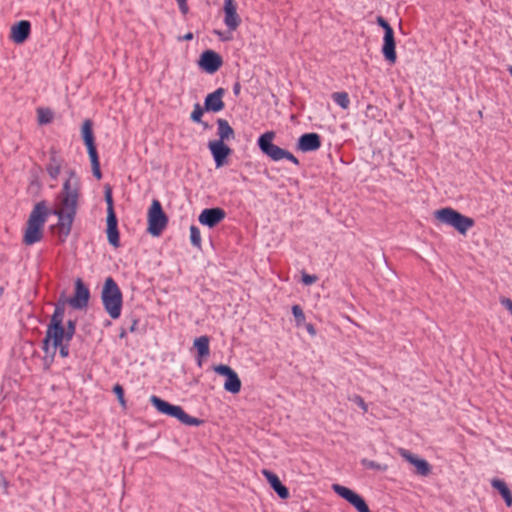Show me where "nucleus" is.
Here are the masks:
<instances>
[{
    "label": "nucleus",
    "instance_id": "nucleus-34",
    "mask_svg": "<svg viewBox=\"0 0 512 512\" xmlns=\"http://www.w3.org/2000/svg\"><path fill=\"white\" fill-rule=\"evenodd\" d=\"M202 115H203V109L199 103H196L194 105L193 111L191 113V120L196 123H202V121H201Z\"/></svg>",
    "mask_w": 512,
    "mask_h": 512
},
{
    "label": "nucleus",
    "instance_id": "nucleus-38",
    "mask_svg": "<svg viewBox=\"0 0 512 512\" xmlns=\"http://www.w3.org/2000/svg\"><path fill=\"white\" fill-rule=\"evenodd\" d=\"M301 279L303 284L311 285L317 281V276L303 273Z\"/></svg>",
    "mask_w": 512,
    "mask_h": 512
},
{
    "label": "nucleus",
    "instance_id": "nucleus-42",
    "mask_svg": "<svg viewBox=\"0 0 512 512\" xmlns=\"http://www.w3.org/2000/svg\"><path fill=\"white\" fill-rule=\"evenodd\" d=\"M215 34L218 35V37L223 40V41H228L231 39V36H227L225 35L224 33L220 32V31H215Z\"/></svg>",
    "mask_w": 512,
    "mask_h": 512
},
{
    "label": "nucleus",
    "instance_id": "nucleus-19",
    "mask_svg": "<svg viewBox=\"0 0 512 512\" xmlns=\"http://www.w3.org/2000/svg\"><path fill=\"white\" fill-rule=\"evenodd\" d=\"M321 146V139L317 133H306L301 135L296 143V148L301 152L316 151Z\"/></svg>",
    "mask_w": 512,
    "mask_h": 512
},
{
    "label": "nucleus",
    "instance_id": "nucleus-7",
    "mask_svg": "<svg viewBox=\"0 0 512 512\" xmlns=\"http://www.w3.org/2000/svg\"><path fill=\"white\" fill-rule=\"evenodd\" d=\"M150 402L159 413L176 418L184 425L199 426L202 424V420L188 415L179 405L170 404L155 395L150 397Z\"/></svg>",
    "mask_w": 512,
    "mask_h": 512
},
{
    "label": "nucleus",
    "instance_id": "nucleus-2",
    "mask_svg": "<svg viewBox=\"0 0 512 512\" xmlns=\"http://www.w3.org/2000/svg\"><path fill=\"white\" fill-rule=\"evenodd\" d=\"M63 318L64 303H61L56 305L51 317V322L43 340V349L46 354L54 356L57 348H59L60 355L65 358L69 354L68 345L71 338L67 337V332L63 327Z\"/></svg>",
    "mask_w": 512,
    "mask_h": 512
},
{
    "label": "nucleus",
    "instance_id": "nucleus-22",
    "mask_svg": "<svg viewBox=\"0 0 512 512\" xmlns=\"http://www.w3.org/2000/svg\"><path fill=\"white\" fill-rule=\"evenodd\" d=\"M262 474L281 499H287L289 497V491L287 487L281 483L279 477L276 474L267 469H263Z\"/></svg>",
    "mask_w": 512,
    "mask_h": 512
},
{
    "label": "nucleus",
    "instance_id": "nucleus-27",
    "mask_svg": "<svg viewBox=\"0 0 512 512\" xmlns=\"http://www.w3.org/2000/svg\"><path fill=\"white\" fill-rule=\"evenodd\" d=\"M218 136L219 139L217 141L224 142L225 140H229L234 138V131L232 127L229 125L228 121L225 119H218Z\"/></svg>",
    "mask_w": 512,
    "mask_h": 512
},
{
    "label": "nucleus",
    "instance_id": "nucleus-25",
    "mask_svg": "<svg viewBox=\"0 0 512 512\" xmlns=\"http://www.w3.org/2000/svg\"><path fill=\"white\" fill-rule=\"evenodd\" d=\"M107 239L115 248L119 247V232L117 228L116 214L107 215Z\"/></svg>",
    "mask_w": 512,
    "mask_h": 512
},
{
    "label": "nucleus",
    "instance_id": "nucleus-47",
    "mask_svg": "<svg viewBox=\"0 0 512 512\" xmlns=\"http://www.w3.org/2000/svg\"><path fill=\"white\" fill-rule=\"evenodd\" d=\"M511 343H512V336H511Z\"/></svg>",
    "mask_w": 512,
    "mask_h": 512
},
{
    "label": "nucleus",
    "instance_id": "nucleus-39",
    "mask_svg": "<svg viewBox=\"0 0 512 512\" xmlns=\"http://www.w3.org/2000/svg\"><path fill=\"white\" fill-rule=\"evenodd\" d=\"M177 3L182 14L186 15L189 11L187 0H177Z\"/></svg>",
    "mask_w": 512,
    "mask_h": 512
},
{
    "label": "nucleus",
    "instance_id": "nucleus-35",
    "mask_svg": "<svg viewBox=\"0 0 512 512\" xmlns=\"http://www.w3.org/2000/svg\"><path fill=\"white\" fill-rule=\"evenodd\" d=\"M113 392L115 393V395L117 396V399L119 401V404L125 408L126 407V401H125V398H124V390L122 388L121 385L119 384H116L114 387H113Z\"/></svg>",
    "mask_w": 512,
    "mask_h": 512
},
{
    "label": "nucleus",
    "instance_id": "nucleus-32",
    "mask_svg": "<svg viewBox=\"0 0 512 512\" xmlns=\"http://www.w3.org/2000/svg\"><path fill=\"white\" fill-rule=\"evenodd\" d=\"M291 310L297 325H302L305 322V315L301 307L299 305H293Z\"/></svg>",
    "mask_w": 512,
    "mask_h": 512
},
{
    "label": "nucleus",
    "instance_id": "nucleus-43",
    "mask_svg": "<svg viewBox=\"0 0 512 512\" xmlns=\"http://www.w3.org/2000/svg\"><path fill=\"white\" fill-rule=\"evenodd\" d=\"M306 329H307V332L311 335V336H315L316 335V330L314 328V326L312 324H307L306 325Z\"/></svg>",
    "mask_w": 512,
    "mask_h": 512
},
{
    "label": "nucleus",
    "instance_id": "nucleus-29",
    "mask_svg": "<svg viewBox=\"0 0 512 512\" xmlns=\"http://www.w3.org/2000/svg\"><path fill=\"white\" fill-rule=\"evenodd\" d=\"M37 113L39 124H48L53 119V113L51 112V110L47 108H39L37 110Z\"/></svg>",
    "mask_w": 512,
    "mask_h": 512
},
{
    "label": "nucleus",
    "instance_id": "nucleus-6",
    "mask_svg": "<svg viewBox=\"0 0 512 512\" xmlns=\"http://www.w3.org/2000/svg\"><path fill=\"white\" fill-rule=\"evenodd\" d=\"M275 133L268 131L258 138V146L263 154L273 161L286 159L294 165H299V160L288 150L282 149L273 143Z\"/></svg>",
    "mask_w": 512,
    "mask_h": 512
},
{
    "label": "nucleus",
    "instance_id": "nucleus-45",
    "mask_svg": "<svg viewBox=\"0 0 512 512\" xmlns=\"http://www.w3.org/2000/svg\"><path fill=\"white\" fill-rule=\"evenodd\" d=\"M201 124L203 125V127H204L205 129L209 128V126H208V124H207V123L202 122Z\"/></svg>",
    "mask_w": 512,
    "mask_h": 512
},
{
    "label": "nucleus",
    "instance_id": "nucleus-11",
    "mask_svg": "<svg viewBox=\"0 0 512 512\" xmlns=\"http://www.w3.org/2000/svg\"><path fill=\"white\" fill-rule=\"evenodd\" d=\"M332 490L342 499L346 500L350 505H352L357 512H371L367 503L358 493L353 491L352 489L340 485L333 484Z\"/></svg>",
    "mask_w": 512,
    "mask_h": 512
},
{
    "label": "nucleus",
    "instance_id": "nucleus-14",
    "mask_svg": "<svg viewBox=\"0 0 512 512\" xmlns=\"http://www.w3.org/2000/svg\"><path fill=\"white\" fill-rule=\"evenodd\" d=\"M89 290L84 285L83 281L78 278L75 281L74 295L68 300L69 304L75 309H83L88 305Z\"/></svg>",
    "mask_w": 512,
    "mask_h": 512
},
{
    "label": "nucleus",
    "instance_id": "nucleus-40",
    "mask_svg": "<svg viewBox=\"0 0 512 512\" xmlns=\"http://www.w3.org/2000/svg\"><path fill=\"white\" fill-rule=\"evenodd\" d=\"M379 112L377 107L373 106V105H368L367 106V109H366V115L367 116H370V113H371V117L375 118L376 115L375 113Z\"/></svg>",
    "mask_w": 512,
    "mask_h": 512
},
{
    "label": "nucleus",
    "instance_id": "nucleus-33",
    "mask_svg": "<svg viewBox=\"0 0 512 512\" xmlns=\"http://www.w3.org/2000/svg\"><path fill=\"white\" fill-rule=\"evenodd\" d=\"M105 201L107 203V215L115 214L114 208H113V198H112V191L109 186L105 189Z\"/></svg>",
    "mask_w": 512,
    "mask_h": 512
},
{
    "label": "nucleus",
    "instance_id": "nucleus-12",
    "mask_svg": "<svg viewBox=\"0 0 512 512\" xmlns=\"http://www.w3.org/2000/svg\"><path fill=\"white\" fill-rule=\"evenodd\" d=\"M215 373L224 376L226 381L224 382V389L232 394H237L241 390V380L237 373L228 365L219 364L213 367Z\"/></svg>",
    "mask_w": 512,
    "mask_h": 512
},
{
    "label": "nucleus",
    "instance_id": "nucleus-1",
    "mask_svg": "<svg viewBox=\"0 0 512 512\" xmlns=\"http://www.w3.org/2000/svg\"><path fill=\"white\" fill-rule=\"evenodd\" d=\"M80 196V179L75 170L69 169L65 173L62 190L58 196L59 204L53 211L58 218L60 235L65 239L71 231L76 215Z\"/></svg>",
    "mask_w": 512,
    "mask_h": 512
},
{
    "label": "nucleus",
    "instance_id": "nucleus-3",
    "mask_svg": "<svg viewBox=\"0 0 512 512\" xmlns=\"http://www.w3.org/2000/svg\"><path fill=\"white\" fill-rule=\"evenodd\" d=\"M47 215L48 212L44 201L35 204L29 215L27 227L23 236V242L26 245H33L42 239L43 226L46 222Z\"/></svg>",
    "mask_w": 512,
    "mask_h": 512
},
{
    "label": "nucleus",
    "instance_id": "nucleus-17",
    "mask_svg": "<svg viewBox=\"0 0 512 512\" xmlns=\"http://www.w3.org/2000/svg\"><path fill=\"white\" fill-rule=\"evenodd\" d=\"M208 148L213 156L217 168L222 167L227 162V157L231 149L222 141H210Z\"/></svg>",
    "mask_w": 512,
    "mask_h": 512
},
{
    "label": "nucleus",
    "instance_id": "nucleus-15",
    "mask_svg": "<svg viewBox=\"0 0 512 512\" xmlns=\"http://www.w3.org/2000/svg\"><path fill=\"white\" fill-rule=\"evenodd\" d=\"M398 453L402 458H404L407 462L412 464L416 472L421 476H427L431 472V466L430 464L423 458H419L418 456L412 454L410 451L399 448Z\"/></svg>",
    "mask_w": 512,
    "mask_h": 512
},
{
    "label": "nucleus",
    "instance_id": "nucleus-8",
    "mask_svg": "<svg viewBox=\"0 0 512 512\" xmlns=\"http://www.w3.org/2000/svg\"><path fill=\"white\" fill-rule=\"evenodd\" d=\"M81 136L87 148L88 156L92 166V173L96 179L100 180L102 178V173L100 170L99 157L94 142L91 120L87 119L83 122L81 126Z\"/></svg>",
    "mask_w": 512,
    "mask_h": 512
},
{
    "label": "nucleus",
    "instance_id": "nucleus-37",
    "mask_svg": "<svg viewBox=\"0 0 512 512\" xmlns=\"http://www.w3.org/2000/svg\"><path fill=\"white\" fill-rule=\"evenodd\" d=\"M67 332V337L68 338H71L73 337L74 333H75V329H76V323L75 321L73 320H69L67 322V325H66V328H64Z\"/></svg>",
    "mask_w": 512,
    "mask_h": 512
},
{
    "label": "nucleus",
    "instance_id": "nucleus-28",
    "mask_svg": "<svg viewBox=\"0 0 512 512\" xmlns=\"http://www.w3.org/2000/svg\"><path fill=\"white\" fill-rule=\"evenodd\" d=\"M332 98L342 109L346 110L349 108L350 100L346 92H335L332 94Z\"/></svg>",
    "mask_w": 512,
    "mask_h": 512
},
{
    "label": "nucleus",
    "instance_id": "nucleus-4",
    "mask_svg": "<svg viewBox=\"0 0 512 512\" xmlns=\"http://www.w3.org/2000/svg\"><path fill=\"white\" fill-rule=\"evenodd\" d=\"M101 299L108 315L112 319L119 318L122 309V293L111 277L104 282Z\"/></svg>",
    "mask_w": 512,
    "mask_h": 512
},
{
    "label": "nucleus",
    "instance_id": "nucleus-41",
    "mask_svg": "<svg viewBox=\"0 0 512 512\" xmlns=\"http://www.w3.org/2000/svg\"><path fill=\"white\" fill-rule=\"evenodd\" d=\"M192 39H193V33H191V32L186 33L182 37H178V41H182V40L189 41V40H192Z\"/></svg>",
    "mask_w": 512,
    "mask_h": 512
},
{
    "label": "nucleus",
    "instance_id": "nucleus-24",
    "mask_svg": "<svg viewBox=\"0 0 512 512\" xmlns=\"http://www.w3.org/2000/svg\"><path fill=\"white\" fill-rule=\"evenodd\" d=\"M30 23L26 20L18 22L11 28V39L17 43H23L30 34Z\"/></svg>",
    "mask_w": 512,
    "mask_h": 512
},
{
    "label": "nucleus",
    "instance_id": "nucleus-23",
    "mask_svg": "<svg viewBox=\"0 0 512 512\" xmlns=\"http://www.w3.org/2000/svg\"><path fill=\"white\" fill-rule=\"evenodd\" d=\"M209 337L204 335L194 339L193 346L197 350V365L202 367L203 360L210 355Z\"/></svg>",
    "mask_w": 512,
    "mask_h": 512
},
{
    "label": "nucleus",
    "instance_id": "nucleus-10",
    "mask_svg": "<svg viewBox=\"0 0 512 512\" xmlns=\"http://www.w3.org/2000/svg\"><path fill=\"white\" fill-rule=\"evenodd\" d=\"M376 21L377 24L384 29L382 54L386 61H388L390 64H394L397 60V55L395 51L396 43L393 29L389 23L381 16H378Z\"/></svg>",
    "mask_w": 512,
    "mask_h": 512
},
{
    "label": "nucleus",
    "instance_id": "nucleus-36",
    "mask_svg": "<svg viewBox=\"0 0 512 512\" xmlns=\"http://www.w3.org/2000/svg\"><path fill=\"white\" fill-rule=\"evenodd\" d=\"M351 401H353L355 404H357L362 410L363 412H367L368 411V406L367 404L364 402L363 398L359 395H354L350 398Z\"/></svg>",
    "mask_w": 512,
    "mask_h": 512
},
{
    "label": "nucleus",
    "instance_id": "nucleus-13",
    "mask_svg": "<svg viewBox=\"0 0 512 512\" xmlns=\"http://www.w3.org/2000/svg\"><path fill=\"white\" fill-rule=\"evenodd\" d=\"M222 65L221 56L213 50L204 51L198 60V66L206 73H215Z\"/></svg>",
    "mask_w": 512,
    "mask_h": 512
},
{
    "label": "nucleus",
    "instance_id": "nucleus-21",
    "mask_svg": "<svg viewBox=\"0 0 512 512\" xmlns=\"http://www.w3.org/2000/svg\"><path fill=\"white\" fill-rule=\"evenodd\" d=\"M225 90L223 88L216 89L213 93L206 96L204 100V108L206 111L219 112L224 108L222 97Z\"/></svg>",
    "mask_w": 512,
    "mask_h": 512
},
{
    "label": "nucleus",
    "instance_id": "nucleus-16",
    "mask_svg": "<svg viewBox=\"0 0 512 512\" xmlns=\"http://www.w3.org/2000/svg\"><path fill=\"white\" fill-rule=\"evenodd\" d=\"M224 24L229 31H235L241 23L234 0H224Z\"/></svg>",
    "mask_w": 512,
    "mask_h": 512
},
{
    "label": "nucleus",
    "instance_id": "nucleus-18",
    "mask_svg": "<svg viewBox=\"0 0 512 512\" xmlns=\"http://www.w3.org/2000/svg\"><path fill=\"white\" fill-rule=\"evenodd\" d=\"M225 216L226 213L222 208H207L200 213L198 220L200 224L213 228L220 223Z\"/></svg>",
    "mask_w": 512,
    "mask_h": 512
},
{
    "label": "nucleus",
    "instance_id": "nucleus-26",
    "mask_svg": "<svg viewBox=\"0 0 512 512\" xmlns=\"http://www.w3.org/2000/svg\"><path fill=\"white\" fill-rule=\"evenodd\" d=\"M491 485L496 490H498V492L501 494L507 507H511L512 506V494H511V491L508 488L507 484L501 479L494 478L491 481Z\"/></svg>",
    "mask_w": 512,
    "mask_h": 512
},
{
    "label": "nucleus",
    "instance_id": "nucleus-9",
    "mask_svg": "<svg viewBox=\"0 0 512 512\" xmlns=\"http://www.w3.org/2000/svg\"><path fill=\"white\" fill-rule=\"evenodd\" d=\"M147 231L154 237L159 236L168 224V218L164 213L159 200H152L147 213Z\"/></svg>",
    "mask_w": 512,
    "mask_h": 512
},
{
    "label": "nucleus",
    "instance_id": "nucleus-46",
    "mask_svg": "<svg viewBox=\"0 0 512 512\" xmlns=\"http://www.w3.org/2000/svg\"><path fill=\"white\" fill-rule=\"evenodd\" d=\"M509 72H510V74L512 76V66L509 68Z\"/></svg>",
    "mask_w": 512,
    "mask_h": 512
},
{
    "label": "nucleus",
    "instance_id": "nucleus-5",
    "mask_svg": "<svg viewBox=\"0 0 512 512\" xmlns=\"http://www.w3.org/2000/svg\"><path fill=\"white\" fill-rule=\"evenodd\" d=\"M434 218L440 223L453 227L460 234L466 232L474 226V220L464 216L453 208L446 207L434 212Z\"/></svg>",
    "mask_w": 512,
    "mask_h": 512
},
{
    "label": "nucleus",
    "instance_id": "nucleus-20",
    "mask_svg": "<svg viewBox=\"0 0 512 512\" xmlns=\"http://www.w3.org/2000/svg\"><path fill=\"white\" fill-rule=\"evenodd\" d=\"M64 164V159L59 155L55 148L49 151V162L46 165V171L52 180H57Z\"/></svg>",
    "mask_w": 512,
    "mask_h": 512
},
{
    "label": "nucleus",
    "instance_id": "nucleus-31",
    "mask_svg": "<svg viewBox=\"0 0 512 512\" xmlns=\"http://www.w3.org/2000/svg\"><path fill=\"white\" fill-rule=\"evenodd\" d=\"M362 465L368 469L376 470V471H386L388 469V466L386 464L377 463L372 460L363 459L361 461Z\"/></svg>",
    "mask_w": 512,
    "mask_h": 512
},
{
    "label": "nucleus",
    "instance_id": "nucleus-30",
    "mask_svg": "<svg viewBox=\"0 0 512 512\" xmlns=\"http://www.w3.org/2000/svg\"><path fill=\"white\" fill-rule=\"evenodd\" d=\"M190 241L193 246L197 248H201V233L198 227L192 225L190 226Z\"/></svg>",
    "mask_w": 512,
    "mask_h": 512
},
{
    "label": "nucleus",
    "instance_id": "nucleus-44",
    "mask_svg": "<svg viewBox=\"0 0 512 512\" xmlns=\"http://www.w3.org/2000/svg\"><path fill=\"white\" fill-rule=\"evenodd\" d=\"M240 90H241V86L239 83H235L234 86H233V92L235 95H239L240 93Z\"/></svg>",
    "mask_w": 512,
    "mask_h": 512
}]
</instances>
